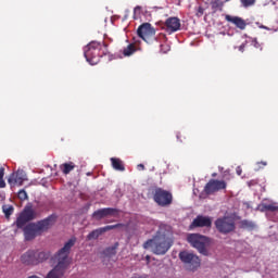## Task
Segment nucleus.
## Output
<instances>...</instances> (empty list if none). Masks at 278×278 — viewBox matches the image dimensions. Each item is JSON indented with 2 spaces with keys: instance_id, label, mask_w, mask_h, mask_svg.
Here are the masks:
<instances>
[{
  "instance_id": "f257e3e1",
  "label": "nucleus",
  "mask_w": 278,
  "mask_h": 278,
  "mask_svg": "<svg viewBox=\"0 0 278 278\" xmlns=\"http://www.w3.org/2000/svg\"><path fill=\"white\" fill-rule=\"evenodd\" d=\"M36 218H38V212L34 210V205H31V203H28L25 205L14 223L17 229H23L24 240H26V242L36 240L38 236H42L45 231H49V229L58 223V215L55 214H51L41 220L31 223V220H36Z\"/></svg>"
},
{
  "instance_id": "f03ea898",
  "label": "nucleus",
  "mask_w": 278,
  "mask_h": 278,
  "mask_svg": "<svg viewBox=\"0 0 278 278\" xmlns=\"http://www.w3.org/2000/svg\"><path fill=\"white\" fill-rule=\"evenodd\" d=\"M77 244V237H72L65 244L54 254L53 260L56 263L53 269H51L46 278H62L66 274V270L71 267V249Z\"/></svg>"
},
{
  "instance_id": "7ed1b4c3",
  "label": "nucleus",
  "mask_w": 278,
  "mask_h": 278,
  "mask_svg": "<svg viewBox=\"0 0 278 278\" xmlns=\"http://www.w3.org/2000/svg\"><path fill=\"white\" fill-rule=\"evenodd\" d=\"M170 247H173V240L162 230H159L152 239L143 243V249H152L154 255H166Z\"/></svg>"
},
{
  "instance_id": "20e7f679",
  "label": "nucleus",
  "mask_w": 278,
  "mask_h": 278,
  "mask_svg": "<svg viewBox=\"0 0 278 278\" xmlns=\"http://www.w3.org/2000/svg\"><path fill=\"white\" fill-rule=\"evenodd\" d=\"M103 47H108V45H105V42H99V41H91L85 47L84 55L87 62L91 64V66L99 64L101 58L105 55V51H103Z\"/></svg>"
},
{
  "instance_id": "39448f33",
  "label": "nucleus",
  "mask_w": 278,
  "mask_h": 278,
  "mask_svg": "<svg viewBox=\"0 0 278 278\" xmlns=\"http://www.w3.org/2000/svg\"><path fill=\"white\" fill-rule=\"evenodd\" d=\"M214 225L217 231L223 233V236H227L232 233V231H236V218L231 215H224L223 217L217 218Z\"/></svg>"
},
{
  "instance_id": "423d86ee",
  "label": "nucleus",
  "mask_w": 278,
  "mask_h": 278,
  "mask_svg": "<svg viewBox=\"0 0 278 278\" xmlns=\"http://www.w3.org/2000/svg\"><path fill=\"white\" fill-rule=\"evenodd\" d=\"M188 242L197 249L201 255H207V249L205 245L210 242V239L203 235L191 233L187 238Z\"/></svg>"
},
{
  "instance_id": "0eeeda50",
  "label": "nucleus",
  "mask_w": 278,
  "mask_h": 278,
  "mask_svg": "<svg viewBox=\"0 0 278 278\" xmlns=\"http://www.w3.org/2000/svg\"><path fill=\"white\" fill-rule=\"evenodd\" d=\"M178 257L187 266L188 270H197L201 266V258L188 251L180 252Z\"/></svg>"
},
{
  "instance_id": "6e6552de",
  "label": "nucleus",
  "mask_w": 278,
  "mask_h": 278,
  "mask_svg": "<svg viewBox=\"0 0 278 278\" xmlns=\"http://www.w3.org/2000/svg\"><path fill=\"white\" fill-rule=\"evenodd\" d=\"M155 201L161 207H166L173 203V193L162 188H156L153 195Z\"/></svg>"
},
{
  "instance_id": "1a4fd4ad",
  "label": "nucleus",
  "mask_w": 278,
  "mask_h": 278,
  "mask_svg": "<svg viewBox=\"0 0 278 278\" xmlns=\"http://www.w3.org/2000/svg\"><path fill=\"white\" fill-rule=\"evenodd\" d=\"M137 36L143 39L144 42H152V40H155V28L149 23H143L138 27Z\"/></svg>"
},
{
  "instance_id": "9d476101",
  "label": "nucleus",
  "mask_w": 278,
  "mask_h": 278,
  "mask_svg": "<svg viewBox=\"0 0 278 278\" xmlns=\"http://www.w3.org/2000/svg\"><path fill=\"white\" fill-rule=\"evenodd\" d=\"M220 190H227V181L212 178L204 187V192L208 195L216 194V192H220Z\"/></svg>"
},
{
  "instance_id": "9b49d317",
  "label": "nucleus",
  "mask_w": 278,
  "mask_h": 278,
  "mask_svg": "<svg viewBox=\"0 0 278 278\" xmlns=\"http://www.w3.org/2000/svg\"><path fill=\"white\" fill-rule=\"evenodd\" d=\"M27 181V174L23 169H17L16 172L12 173L8 178V184L11 188L16 186H23V184Z\"/></svg>"
},
{
  "instance_id": "f8f14e48",
  "label": "nucleus",
  "mask_w": 278,
  "mask_h": 278,
  "mask_svg": "<svg viewBox=\"0 0 278 278\" xmlns=\"http://www.w3.org/2000/svg\"><path fill=\"white\" fill-rule=\"evenodd\" d=\"M119 212L121 211L118 208L104 207L94 211L92 216L93 218H96V220H102V218H105L108 216H118Z\"/></svg>"
},
{
  "instance_id": "ddd939ff",
  "label": "nucleus",
  "mask_w": 278,
  "mask_h": 278,
  "mask_svg": "<svg viewBox=\"0 0 278 278\" xmlns=\"http://www.w3.org/2000/svg\"><path fill=\"white\" fill-rule=\"evenodd\" d=\"M164 25L168 34H175V31H179L181 29V20H179V17H168Z\"/></svg>"
},
{
  "instance_id": "4468645a",
  "label": "nucleus",
  "mask_w": 278,
  "mask_h": 278,
  "mask_svg": "<svg viewBox=\"0 0 278 278\" xmlns=\"http://www.w3.org/2000/svg\"><path fill=\"white\" fill-rule=\"evenodd\" d=\"M22 264L25 266H38V260H36V251L28 250L21 256Z\"/></svg>"
},
{
  "instance_id": "2eb2a0df",
  "label": "nucleus",
  "mask_w": 278,
  "mask_h": 278,
  "mask_svg": "<svg viewBox=\"0 0 278 278\" xmlns=\"http://www.w3.org/2000/svg\"><path fill=\"white\" fill-rule=\"evenodd\" d=\"M225 21H227V23H231L233 26L237 27V29H241V31H243V29H247V21H244V18L240 16H232L226 14Z\"/></svg>"
},
{
  "instance_id": "dca6fc26",
  "label": "nucleus",
  "mask_w": 278,
  "mask_h": 278,
  "mask_svg": "<svg viewBox=\"0 0 278 278\" xmlns=\"http://www.w3.org/2000/svg\"><path fill=\"white\" fill-rule=\"evenodd\" d=\"M191 227H212V218L203 215H198L193 219Z\"/></svg>"
},
{
  "instance_id": "f3484780",
  "label": "nucleus",
  "mask_w": 278,
  "mask_h": 278,
  "mask_svg": "<svg viewBox=\"0 0 278 278\" xmlns=\"http://www.w3.org/2000/svg\"><path fill=\"white\" fill-rule=\"evenodd\" d=\"M111 164L114 170H119V173L125 172V164H123V161L121 159L111 157Z\"/></svg>"
},
{
  "instance_id": "a211bd4d",
  "label": "nucleus",
  "mask_w": 278,
  "mask_h": 278,
  "mask_svg": "<svg viewBox=\"0 0 278 278\" xmlns=\"http://www.w3.org/2000/svg\"><path fill=\"white\" fill-rule=\"evenodd\" d=\"M75 163L68 162V163H63L60 165V169L62 170L63 175H68L72 170H75Z\"/></svg>"
},
{
  "instance_id": "6ab92c4d",
  "label": "nucleus",
  "mask_w": 278,
  "mask_h": 278,
  "mask_svg": "<svg viewBox=\"0 0 278 278\" xmlns=\"http://www.w3.org/2000/svg\"><path fill=\"white\" fill-rule=\"evenodd\" d=\"M51 257V252H36L37 264H42V262H47Z\"/></svg>"
},
{
  "instance_id": "aec40b11",
  "label": "nucleus",
  "mask_w": 278,
  "mask_h": 278,
  "mask_svg": "<svg viewBox=\"0 0 278 278\" xmlns=\"http://www.w3.org/2000/svg\"><path fill=\"white\" fill-rule=\"evenodd\" d=\"M2 212L7 219H10V216L14 214V206L11 204L2 205Z\"/></svg>"
},
{
  "instance_id": "412c9836",
  "label": "nucleus",
  "mask_w": 278,
  "mask_h": 278,
  "mask_svg": "<svg viewBox=\"0 0 278 278\" xmlns=\"http://www.w3.org/2000/svg\"><path fill=\"white\" fill-rule=\"evenodd\" d=\"M223 5H225V3L223 2V0H213L211 1V8L213 10V12H223Z\"/></svg>"
},
{
  "instance_id": "4be33fe9",
  "label": "nucleus",
  "mask_w": 278,
  "mask_h": 278,
  "mask_svg": "<svg viewBox=\"0 0 278 278\" xmlns=\"http://www.w3.org/2000/svg\"><path fill=\"white\" fill-rule=\"evenodd\" d=\"M134 53H136V45L135 43H129L123 50V55H125V58H129V55H134Z\"/></svg>"
},
{
  "instance_id": "5701e85b",
  "label": "nucleus",
  "mask_w": 278,
  "mask_h": 278,
  "mask_svg": "<svg viewBox=\"0 0 278 278\" xmlns=\"http://www.w3.org/2000/svg\"><path fill=\"white\" fill-rule=\"evenodd\" d=\"M116 249H118V242H116L113 247L106 248L103 251V254L106 257H112V256L116 255Z\"/></svg>"
},
{
  "instance_id": "b1692460",
  "label": "nucleus",
  "mask_w": 278,
  "mask_h": 278,
  "mask_svg": "<svg viewBox=\"0 0 278 278\" xmlns=\"http://www.w3.org/2000/svg\"><path fill=\"white\" fill-rule=\"evenodd\" d=\"M103 228H98L93 231H91L88 236H87V239L88 240H97V238H99V236H103Z\"/></svg>"
},
{
  "instance_id": "393cba45",
  "label": "nucleus",
  "mask_w": 278,
  "mask_h": 278,
  "mask_svg": "<svg viewBox=\"0 0 278 278\" xmlns=\"http://www.w3.org/2000/svg\"><path fill=\"white\" fill-rule=\"evenodd\" d=\"M278 206L275 204H262L261 212H277Z\"/></svg>"
},
{
  "instance_id": "a878e982",
  "label": "nucleus",
  "mask_w": 278,
  "mask_h": 278,
  "mask_svg": "<svg viewBox=\"0 0 278 278\" xmlns=\"http://www.w3.org/2000/svg\"><path fill=\"white\" fill-rule=\"evenodd\" d=\"M241 225V229H254L255 228V224L253 222L243 219L240 222Z\"/></svg>"
},
{
  "instance_id": "bb28decb",
  "label": "nucleus",
  "mask_w": 278,
  "mask_h": 278,
  "mask_svg": "<svg viewBox=\"0 0 278 278\" xmlns=\"http://www.w3.org/2000/svg\"><path fill=\"white\" fill-rule=\"evenodd\" d=\"M121 227H125V224H115V225H110V226H104L102 227L103 233L106 231H112V229H121Z\"/></svg>"
},
{
  "instance_id": "cd10ccee",
  "label": "nucleus",
  "mask_w": 278,
  "mask_h": 278,
  "mask_svg": "<svg viewBox=\"0 0 278 278\" xmlns=\"http://www.w3.org/2000/svg\"><path fill=\"white\" fill-rule=\"evenodd\" d=\"M17 199H20V201H27L29 199V195L27 194V191H25V189H21L17 192Z\"/></svg>"
},
{
  "instance_id": "c85d7f7f",
  "label": "nucleus",
  "mask_w": 278,
  "mask_h": 278,
  "mask_svg": "<svg viewBox=\"0 0 278 278\" xmlns=\"http://www.w3.org/2000/svg\"><path fill=\"white\" fill-rule=\"evenodd\" d=\"M256 0H241L243 8H251V5H255Z\"/></svg>"
},
{
  "instance_id": "c756f323",
  "label": "nucleus",
  "mask_w": 278,
  "mask_h": 278,
  "mask_svg": "<svg viewBox=\"0 0 278 278\" xmlns=\"http://www.w3.org/2000/svg\"><path fill=\"white\" fill-rule=\"evenodd\" d=\"M176 138L179 142H186V140H188V137L186 136V134H181V132H177Z\"/></svg>"
},
{
  "instance_id": "7c9ffc66",
  "label": "nucleus",
  "mask_w": 278,
  "mask_h": 278,
  "mask_svg": "<svg viewBox=\"0 0 278 278\" xmlns=\"http://www.w3.org/2000/svg\"><path fill=\"white\" fill-rule=\"evenodd\" d=\"M170 51V46L163 43L161 45V53H168Z\"/></svg>"
},
{
  "instance_id": "2f4dec72",
  "label": "nucleus",
  "mask_w": 278,
  "mask_h": 278,
  "mask_svg": "<svg viewBox=\"0 0 278 278\" xmlns=\"http://www.w3.org/2000/svg\"><path fill=\"white\" fill-rule=\"evenodd\" d=\"M205 12V9H203L202 7H199L195 13V16H198V18H201V16H203Z\"/></svg>"
},
{
  "instance_id": "473e14b6",
  "label": "nucleus",
  "mask_w": 278,
  "mask_h": 278,
  "mask_svg": "<svg viewBox=\"0 0 278 278\" xmlns=\"http://www.w3.org/2000/svg\"><path fill=\"white\" fill-rule=\"evenodd\" d=\"M140 12H142V7L137 5V7L134 9V18H136V14H140Z\"/></svg>"
},
{
  "instance_id": "72a5a7b5",
  "label": "nucleus",
  "mask_w": 278,
  "mask_h": 278,
  "mask_svg": "<svg viewBox=\"0 0 278 278\" xmlns=\"http://www.w3.org/2000/svg\"><path fill=\"white\" fill-rule=\"evenodd\" d=\"M258 168H264V166H268V163L266 161H261L257 163Z\"/></svg>"
},
{
  "instance_id": "f704fd0d",
  "label": "nucleus",
  "mask_w": 278,
  "mask_h": 278,
  "mask_svg": "<svg viewBox=\"0 0 278 278\" xmlns=\"http://www.w3.org/2000/svg\"><path fill=\"white\" fill-rule=\"evenodd\" d=\"M5 177V167H0V179H3Z\"/></svg>"
},
{
  "instance_id": "c9c22d12",
  "label": "nucleus",
  "mask_w": 278,
  "mask_h": 278,
  "mask_svg": "<svg viewBox=\"0 0 278 278\" xmlns=\"http://www.w3.org/2000/svg\"><path fill=\"white\" fill-rule=\"evenodd\" d=\"M244 49H247V43H242V45L239 47V51H241V53H244Z\"/></svg>"
},
{
  "instance_id": "e433bc0d",
  "label": "nucleus",
  "mask_w": 278,
  "mask_h": 278,
  "mask_svg": "<svg viewBox=\"0 0 278 278\" xmlns=\"http://www.w3.org/2000/svg\"><path fill=\"white\" fill-rule=\"evenodd\" d=\"M0 188H5V180L3 178L0 179Z\"/></svg>"
},
{
  "instance_id": "4c0bfd02",
  "label": "nucleus",
  "mask_w": 278,
  "mask_h": 278,
  "mask_svg": "<svg viewBox=\"0 0 278 278\" xmlns=\"http://www.w3.org/2000/svg\"><path fill=\"white\" fill-rule=\"evenodd\" d=\"M138 170H144V164L137 165Z\"/></svg>"
},
{
  "instance_id": "58836bf2",
  "label": "nucleus",
  "mask_w": 278,
  "mask_h": 278,
  "mask_svg": "<svg viewBox=\"0 0 278 278\" xmlns=\"http://www.w3.org/2000/svg\"><path fill=\"white\" fill-rule=\"evenodd\" d=\"M146 261H147V264H150V262H151V256H150V255H147V256H146Z\"/></svg>"
},
{
  "instance_id": "ea45409f",
  "label": "nucleus",
  "mask_w": 278,
  "mask_h": 278,
  "mask_svg": "<svg viewBox=\"0 0 278 278\" xmlns=\"http://www.w3.org/2000/svg\"><path fill=\"white\" fill-rule=\"evenodd\" d=\"M90 175H92V173H90V172H89V173H87V177H90Z\"/></svg>"
},
{
  "instance_id": "a19ab883",
  "label": "nucleus",
  "mask_w": 278,
  "mask_h": 278,
  "mask_svg": "<svg viewBox=\"0 0 278 278\" xmlns=\"http://www.w3.org/2000/svg\"><path fill=\"white\" fill-rule=\"evenodd\" d=\"M212 177H216V174H213Z\"/></svg>"
}]
</instances>
